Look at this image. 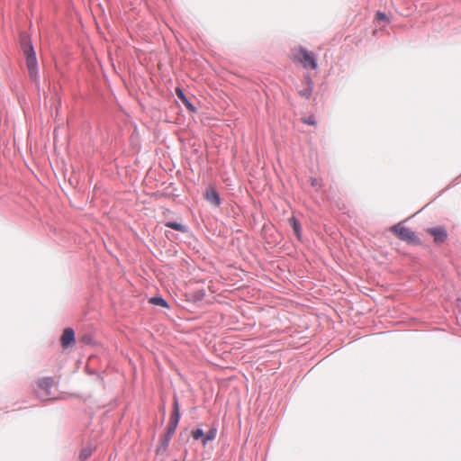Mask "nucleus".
I'll list each match as a JSON object with an SVG mask.
<instances>
[{"label": "nucleus", "mask_w": 461, "mask_h": 461, "mask_svg": "<svg viewBox=\"0 0 461 461\" xmlns=\"http://www.w3.org/2000/svg\"><path fill=\"white\" fill-rule=\"evenodd\" d=\"M149 303L162 307H167V302L161 297H152L149 299Z\"/></svg>", "instance_id": "nucleus-14"}, {"label": "nucleus", "mask_w": 461, "mask_h": 461, "mask_svg": "<svg viewBox=\"0 0 461 461\" xmlns=\"http://www.w3.org/2000/svg\"><path fill=\"white\" fill-rule=\"evenodd\" d=\"M176 95L189 111H195V107L189 102L182 89H180L179 87L176 88Z\"/></svg>", "instance_id": "nucleus-9"}, {"label": "nucleus", "mask_w": 461, "mask_h": 461, "mask_svg": "<svg viewBox=\"0 0 461 461\" xmlns=\"http://www.w3.org/2000/svg\"><path fill=\"white\" fill-rule=\"evenodd\" d=\"M53 380L51 378H43L39 381L38 385L41 389L48 391L52 386Z\"/></svg>", "instance_id": "nucleus-11"}, {"label": "nucleus", "mask_w": 461, "mask_h": 461, "mask_svg": "<svg viewBox=\"0 0 461 461\" xmlns=\"http://www.w3.org/2000/svg\"><path fill=\"white\" fill-rule=\"evenodd\" d=\"M168 431L169 432H174L173 431V426H171L170 423L168 424Z\"/></svg>", "instance_id": "nucleus-19"}, {"label": "nucleus", "mask_w": 461, "mask_h": 461, "mask_svg": "<svg viewBox=\"0 0 461 461\" xmlns=\"http://www.w3.org/2000/svg\"><path fill=\"white\" fill-rule=\"evenodd\" d=\"M166 226L168 228H171L173 230L184 232L185 231V227L180 223L173 222V221H167L166 222Z\"/></svg>", "instance_id": "nucleus-12"}, {"label": "nucleus", "mask_w": 461, "mask_h": 461, "mask_svg": "<svg viewBox=\"0 0 461 461\" xmlns=\"http://www.w3.org/2000/svg\"><path fill=\"white\" fill-rule=\"evenodd\" d=\"M205 198L212 204H213L215 206H219L220 205V203H221L220 196H219V194L217 193V191L215 189L208 188L206 190V193H205Z\"/></svg>", "instance_id": "nucleus-8"}, {"label": "nucleus", "mask_w": 461, "mask_h": 461, "mask_svg": "<svg viewBox=\"0 0 461 461\" xmlns=\"http://www.w3.org/2000/svg\"><path fill=\"white\" fill-rule=\"evenodd\" d=\"M427 232L433 236L437 243L444 242L447 237V231L441 227L428 229Z\"/></svg>", "instance_id": "nucleus-5"}, {"label": "nucleus", "mask_w": 461, "mask_h": 461, "mask_svg": "<svg viewBox=\"0 0 461 461\" xmlns=\"http://www.w3.org/2000/svg\"><path fill=\"white\" fill-rule=\"evenodd\" d=\"M293 59L301 63L304 68L316 69L318 68L315 55L305 48L299 47L294 50Z\"/></svg>", "instance_id": "nucleus-2"}, {"label": "nucleus", "mask_w": 461, "mask_h": 461, "mask_svg": "<svg viewBox=\"0 0 461 461\" xmlns=\"http://www.w3.org/2000/svg\"><path fill=\"white\" fill-rule=\"evenodd\" d=\"M76 342L75 339V332L73 329L67 328L63 330V334L60 338V343L62 348H68L69 347H72Z\"/></svg>", "instance_id": "nucleus-4"}, {"label": "nucleus", "mask_w": 461, "mask_h": 461, "mask_svg": "<svg viewBox=\"0 0 461 461\" xmlns=\"http://www.w3.org/2000/svg\"><path fill=\"white\" fill-rule=\"evenodd\" d=\"M303 122L309 125H315L316 121L313 115L302 119Z\"/></svg>", "instance_id": "nucleus-16"}, {"label": "nucleus", "mask_w": 461, "mask_h": 461, "mask_svg": "<svg viewBox=\"0 0 461 461\" xmlns=\"http://www.w3.org/2000/svg\"><path fill=\"white\" fill-rule=\"evenodd\" d=\"M375 18L380 21H387V17H386L385 14H384L382 12H377L375 14Z\"/></svg>", "instance_id": "nucleus-18"}, {"label": "nucleus", "mask_w": 461, "mask_h": 461, "mask_svg": "<svg viewBox=\"0 0 461 461\" xmlns=\"http://www.w3.org/2000/svg\"><path fill=\"white\" fill-rule=\"evenodd\" d=\"M216 437V429H210L204 436H203V444L205 445L208 441L210 440H212L214 439Z\"/></svg>", "instance_id": "nucleus-13"}, {"label": "nucleus", "mask_w": 461, "mask_h": 461, "mask_svg": "<svg viewBox=\"0 0 461 461\" xmlns=\"http://www.w3.org/2000/svg\"><path fill=\"white\" fill-rule=\"evenodd\" d=\"M91 454H92V452L90 449H84V450H82V452L80 454V458L82 460H86L91 456Z\"/></svg>", "instance_id": "nucleus-17"}, {"label": "nucleus", "mask_w": 461, "mask_h": 461, "mask_svg": "<svg viewBox=\"0 0 461 461\" xmlns=\"http://www.w3.org/2000/svg\"><path fill=\"white\" fill-rule=\"evenodd\" d=\"M203 429H196L192 431V437L194 438V439H200V438H203Z\"/></svg>", "instance_id": "nucleus-15"}, {"label": "nucleus", "mask_w": 461, "mask_h": 461, "mask_svg": "<svg viewBox=\"0 0 461 461\" xmlns=\"http://www.w3.org/2000/svg\"><path fill=\"white\" fill-rule=\"evenodd\" d=\"M20 42L22 50L26 59V66L30 77L35 80L38 76L37 59L31 40L28 35L22 34L20 36Z\"/></svg>", "instance_id": "nucleus-1"}, {"label": "nucleus", "mask_w": 461, "mask_h": 461, "mask_svg": "<svg viewBox=\"0 0 461 461\" xmlns=\"http://www.w3.org/2000/svg\"><path fill=\"white\" fill-rule=\"evenodd\" d=\"M303 84L304 85V87L300 89L298 94L305 99H310L312 94V81L311 77L309 76L305 77Z\"/></svg>", "instance_id": "nucleus-6"}, {"label": "nucleus", "mask_w": 461, "mask_h": 461, "mask_svg": "<svg viewBox=\"0 0 461 461\" xmlns=\"http://www.w3.org/2000/svg\"><path fill=\"white\" fill-rule=\"evenodd\" d=\"M392 231L401 240L413 242L416 240V235L413 231H411L410 229L406 228L405 226L402 225L401 223L394 225L392 228Z\"/></svg>", "instance_id": "nucleus-3"}, {"label": "nucleus", "mask_w": 461, "mask_h": 461, "mask_svg": "<svg viewBox=\"0 0 461 461\" xmlns=\"http://www.w3.org/2000/svg\"><path fill=\"white\" fill-rule=\"evenodd\" d=\"M180 419V411H179V404L178 400L176 397H174V402H173V412L170 417V425L173 426V431L176 430V426L178 424Z\"/></svg>", "instance_id": "nucleus-7"}, {"label": "nucleus", "mask_w": 461, "mask_h": 461, "mask_svg": "<svg viewBox=\"0 0 461 461\" xmlns=\"http://www.w3.org/2000/svg\"><path fill=\"white\" fill-rule=\"evenodd\" d=\"M289 222L291 226L293 227V230L294 231V234L298 239L301 237V225L299 221L295 219V217H292L289 219Z\"/></svg>", "instance_id": "nucleus-10"}]
</instances>
